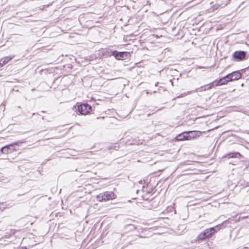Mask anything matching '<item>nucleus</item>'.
<instances>
[{"label": "nucleus", "mask_w": 249, "mask_h": 249, "mask_svg": "<svg viewBox=\"0 0 249 249\" xmlns=\"http://www.w3.org/2000/svg\"><path fill=\"white\" fill-rule=\"evenodd\" d=\"M229 223L228 220H226L220 224L215 226L207 228L201 232L196 238V242H201L209 239L212 238L213 235L217 232L219 230L224 228L226 225Z\"/></svg>", "instance_id": "f257e3e1"}, {"label": "nucleus", "mask_w": 249, "mask_h": 249, "mask_svg": "<svg viewBox=\"0 0 249 249\" xmlns=\"http://www.w3.org/2000/svg\"><path fill=\"white\" fill-rule=\"evenodd\" d=\"M243 158V156L240 153L234 151L228 152L223 156L221 158V161L228 164L230 166H231V167H229L230 168L234 167L235 164L238 162V160Z\"/></svg>", "instance_id": "f03ea898"}, {"label": "nucleus", "mask_w": 249, "mask_h": 249, "mask_svg": "<svg viewBox=\"0 0 249 249\" xmlns=\"http://www.w3.org/2000/svg\"><path fill=\"white\" fill-rule=\"evenodd\" d=\"M73 110L76 112V114L86 115L89 114L92 110V107L88 103H77L73 106Z\"/></svg>", "instance_id": "7ed1b4c3"}, {"label": "nucleus", "mask_w": 249, "mask_h": 249, "mask_svg": "<svg viewBox=\"0 0 249 249\" xmlns=\"http://www.w3.org/2000/svg\"><path fill=\"white\" fill-rule=\"evenodd\" d=\"M116 197V195L114 192L112 191H106L97 195L96 196V198L99 201L102 202L112 200L115 198Z\"/></svg>", "instance_id": "20e7f679"}, {"label": "nucleus", "mask_w": 249, "mask_h": 249, "mask_svg": "<svg viewBox=\"0 0 249 249\" xmlns=\"http://www.w3.org/2000/svg\"><path fill=\"white\" fill-rule=\"evenodd\" d=\"M112 55L117 60H124L130 57V53L128 52H118L115 50L112 52Z\"/></svg>", "instance_id": "39448f33"}, {"label": "nucleus", "mask_w": 249, "mask_h": 249, "mask_svg": "<svg viewBox=\"0 0 249 249\" xmlns=\"http://www.w3.org/2000/svg\"><path fill=\"white\" fill-rule=\"evenodd\" d=\"M249 166V162L248 161H244L243 159L238 160L235 164L234 167H231L230 169L232 170H245Z\"/></svg>", "instance_id": "423d86ee"}, {"label": "nucleus", "mask_w": 249, "mask_h": 249, "mask_svg": "<svg viewBox=\"0 0 249 249\" xmlns=\"http://www.w3.org/2000/svg\"><path fill=\"white\" fill-rule=\"evenodd\" d=\"M247 53L244 51H236L232 53V58L237 61H241L248 58Z\"/></svg>", "instance_id": "0eeeda50"}, {"label": "nucleus", "mask_w": 249, "mask_h": 249, "mask_svg": "<svg viewBox=\"0 0 249 249\" xmlns=\"http://www.w3.org/2000/svg\"><path fill=\"white\" fill-rule=\"evenodd\" d=\"M26 141L25 140L23 139L22 140L18 141L17 142H13L10 144H8L7 145H5L4 146H3L0 148V151L4 154H7L10 153V150H9V148L10 147H13L15 145H18L19 143H22L25 142Z\"/></svg>", "instance_id": "6e6552de"}, {"label": "nucleus", "mask_w": 249, "mask_h": 249, "mask_svg": "<svg viewBox=\"0 0 249 249\" xmlns=\"http://www.w3.org/2000/svg\"><path fill=\"white\" fill-rule=\"evenodd\" d=\"M230 82L237 80L242 77V74L240 71H234L227 74Z\"/></svg>", "instance_id": "1a4fd4ad"}, {"label": "nucleus", "mask_w": 249, "mask_h": 249, "mask_svg": "<svg viewBox=\"0 0 249 249\" xmlns=\"http://www.w3.org/2000/svg\"><path fill=\"white\" fill-rule=\"evenodd\" d=\"M230 82V79L228 75L220 78L218 80H217L216 84L215 85L216 86H220L221 85H225L227 84L228 82Z\"/></svg>", "instance_id": "9d476101"}, {"label": "nucleus", "mask_w": 249, "mask_h": 249, "mask_svg": "<svg viewBox=\"0 0 249 249\" xmlns=\"http://www.w3.org/2000/svg\"><path fill=\"white\" fill-rule=\"evenodd\" d=\"M187 137V132L185 131L177 135L176 137V140L177 141L188 140Z\"/></svg>", "instance_id": "9b49d317"}, {"label": "nucleus", "mask_w": 249, "mask_h": 249, "mask_svg": "<svg viewBox=\"0 0 249 249\" xmlns=\"http://www.w3.org/2000/svg\"><path fill=\"white\" fill-rule=\"evenodd\" d=\"M187 138L188 140H190L192 138H194L196 137L198 134H199V131H187Z\"/></svg>", "instance_id": "f8f14e48"}, {"label": "nucleus", "mask_w": 249, "mask_h": 249, "mask_svg": "<svg viewBox=\"0 0 249 249\" xmlns=\"http://www.w3.org/2000/svg\"><path fill=\"white\" fill-rule=\"evenodd\" d=\"M113 51H112L109 49H105L102 50V53L104 56L107 57L112 56V52H113Z\"/></svg>", "instance_id": "ddd939ff"}, {"label": "nucleus", "mask_w": 249, "mask_h": 249, "mask_svg": "<svg viewBox=\"0 0 249 249\" xmlns=\"http://www.w3.org/2000/svg\"><path fill=\"white\" fill-rule=\"evenodd\" d=\"M211 89V86H209V84L205 86H202L199 88H196L195 90L193 91L194 92L201 91H206L207 90H210Z\"/></svg>", "instance_id": "4468645a"}, {"label": "nucleus", "mask_w": 249, "mask_h": 249, "mask_svg": "<svg viewBox=\"0 0 249 249\" xmlns=\"http://www.w3.org/2000/svg\"><path fill=\"white\" fill-rule=\"evenodd\" d=\"M13 56H6L3 58L0 59V61H1L3 65L4 66L6 64H7L9 61H10L12 59H13Z\"/></svg>", "instance_id": "2eb2a0df"}, {"label": "nucleus", "mask_w": 249, "mask_h": 249, "mask_svg": "<svg viewBox=\"0 0 249 249\" xmlns=\"http://www.w3.org/2000/svg\"><path fill=\"white\" fill-rule=\"evenodd\" d=\"M142 191L143 192H146L147 194H150L153 193V189L152 188H150L148 189V188L147 187L146 189L145 190V187L144 185L142 186Z\"/></svg>", "instance_id": "dca6fc26"}, {"label": "nucleus", "mask_w": 249, "mask_h": 249, "mask_svg": "<svg viewBox=\"0 0 249 249\" xmlns=\"http://www.w3.org/2000/svg\"><path fill=\"white\" fill-rule=\"evenodd\" d=\"M217 80H214V81L211 82L209 85V86H211V89L215 86H216L215 84H216Z\"/></svg>", "instance_id": "f3484780"}, {"label": "nucleus", "mask_w": 249, "mask_h": 249, "mask_svg": "<svg viewBox=\"0 0 249 249\" xmlns=\"http://www.w3.org/2000/svg\"><path fill=\"white\" fill-rule=\"evenodd\" d=\"M194 90L193 91H188L187 93L185 92V93H181L179 95H178L177 98H180V97H184V96H185L186 95H187V94H189V93H191V92H193Z\"/></svg>", "instance_id": "a211bd4d"}, {"label": "nucleus", "mask_w": 249, "mask_h": 249, "mask_svg": "<svg viewBox=\"0 0 249 249\" xmlns=\"http://www.w3.org/2000/svg\"><path fill=\"white\" fill-rule=\"evenodd\" d=\"M6 208V204H5L4 203H0V210H3V209H5Z\"/></svg>", "instance_id": "6ab92c4d"}, {"label": "nucleus", "mask_w": 249, "mask_h": 249, "mask_svg": "<svg viewBox=\"0 0 249 249\" xmlns=\"http://www.w3.org/2000/svg\"><path fill=\"white\" fill-rule=\"evenodd\" d=\"M9 150H10V153H11V152H12L13 151L15 150V148H14V146H13V147H10V148H9Z\"/></svg>", "instance_id": "aec40b11"}, {"label": "nucleus", "mask_w": 249, "mask_h": 249, "mask_svg": "<svg viewBox=\"0 0 249 249\" xmlns=\"http://www.w3.org/2000/svg\"><path fill=\"white\" fill-rule=\"evenodd\" d=\"M218 6H219V5H213V9H217L218 8Z\"/></svg>", "instance_id": "412c9836"}, {"label": "nucleus", "mask_w": 249, "mask_h": 249, "mask_svg": "<svg viewBox=\"0 0 249 249\" xmlns=\"http://www.w3.org/2000/svg\"><path fill=\"white\" fill-rule=\"evenodd\" d=\"M144 180H141L139 181V183L142 184Z\"/></svg>", "instance_id": "4be33fe9"}, {"label": "nucleus", "mask_w": 249, "mask_h": 249, "mask_svg": "<svg viewBox=\"0 0 249 249\" xmlns=\"http://www.w3.org/2000/svg\"><path fill=\"white\" fill-rule=\"evenodd\" d=\"M19 249H27V248L26 247H22L20 248Z\"/></svg>", "instance_id": "5701e85b"}, {"label": "nucleus", "mask_w": 249, "mask_h": 249, "mask_svg": "<svg viewBox=\"0 0 249 249\" xmlns=\"http://www.w3.org/2000/svg\"><path fill=\"white\" fill-rule=\"evenodd\" d=\"M170 82H171V85H172V86H173L174 85H173V80H170Z\"/></svg>", "instance_id": "b1692460"}, {"label": "nucleus", "mask_w": 249, "mask_h": 249, "mask_svg": "<svg viewBox=\"0 0 249 249\" xmlns=\"http://www.w3.org/2000/svg\"><path fill=\"white\" fill-rule=\"evenodd\" d=\"M159 83L158 82H157V83H156V84H155V87L158 86Z\"/></svg>", "instance_id": "393cba45"}, {"label": "nucleus", "mask_w": 249, "mask_h": 249, "mask_svg": "<svg viewBox=\"0 0 249 249\" xmlns=\"http://www.w3.org/2000/svg\"><path fill=\"white\" fill-rule=\"evenodd\" d=\"M157 171L160 172V171H162V170H160H160H158Z\"/></svg>", "instance_id": "a878e982"}, {"label": "nucleus", "mask_w": 249, "mask_h": 249, "mask_svg": "<svg viewBox=\"0 0 249 249\" xmlns=\"http://www.w3.org/2000/svg\"><path fill=\"white\" fill-rule=\"evenodd\" d=\"M139 192V190H137L136 191V193H138V192Z\"/></svg>", "instance_id": "bb28decb"}, {"label": "nucleus", "mask_w": 249, "mask_h": 249, "mask_svg": "<svg viewBox=\"0 0 249 249\" xmlns=\"http://www.w3.org/2000/svg\"><path fill=\"white\" fill-rule=\"evenodd\" d=\"M247 184H248L247 186H249V182H248Z\"/></svg>", "instance_id": "cd10ccee"}, {"label": "nucleus", "mask_w": 249, "mask_h": 249, "mask_svg": "<svg viewBox=\"0 0 249 249\" xmlns=\"http://www.w3.org/2000/svg\"><path fill=\"white\" fill-rule=\"evenodd\" d=\"M184 175H184V174H183V175H181L180 176H184Z\"/></svg>", "instance_id": "c85d7f7f"}]
</instances>
